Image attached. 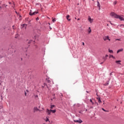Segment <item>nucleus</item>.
Here are the masks:
<instances>
[{
	"label": "nucleus",
	"mask_w": 124,
	"mask_h": 124,
	"mask_svg": "<svg viewBox=\"0 0 124 124\" xmlns=\"http://www.w3.org/2000/svg\"><path fill=\"white\" fill-rule=\"evenodd\" d=\"M110 16H111V17H113V18H116V19H120L121 21H124V17L117 15L116 13L114 12H111L110 14Z\"/></svg>",
	"instance_id": "obj_1"
},
{
	"label": "nucleus",
	"mask_w": 124,
	"mask_h": 124,
	"mask_svg": "<svg viewBox=\"0 0 124 124\" xmlns=\"http://www.w3.org/2000/svg\"><path fill=\"white\" fill-rule=\"evenodd\" d=\"M37 13H38V12H34L32 13V11L31 10L29 14L31 16H32L33 15H35V14H37Z\"/></svg>",
	"instance_id": "obj_2"
},
{
	"label": "nucleus",
	"mask_w": 124,
	"mask_h": 124,
	"mask_svg": "<svg viewBox=\"0 0 124 124\" xmlns=\"http://www.w3.org/2000/svg\"><path fill=\"white\" fill-rule=\"evenodd\" d=\"M88 21H89V22H90V23H91V24H92V23H93V19H92L91 16H88Z\"/></svg>",
	"instance_id": "obj_3"
},
{
	"label": "nucleus",
	"mask_w": 124,
	"mask_h": 124,
	"mask_svg": "<svg viewBox=\"0 0 124 124\" xmlns=\"http://www.w3.org/2000/svg\"><path fill=\"white\" fill-rule=\"evenodd\" d=\"M74 122H75V123H78V124H82V123H83V121H82L81 120H74Z\"/></svg>",
	"instance_id": "obj_4"
},
{
	"label": "nucleus",
	"mask_w": 124,
	"mask_h": 124,
	"mask_svg": "<svg viewBox=\"0 0 124 124\" xmlns=\"http://www.w3.org/2000/svg\"><path fill=\"white\" fill-rule=\"evenodd\" d=\"M104 40H105V41H106V40H108V41H110V40L109 39V36H107L104 37Z\"/></svg>",
	"instance_id": "obj_5"
},
{
	"label": "nucleus",
	"mask_w": 124,
	"mask_h": 124,
	"mask_svg": "<svg viewBox=\"0 0 124 124\" xmlns=\"http://www.w3.org/2000/svg\"><path fill=\"white\" fill-rule=\"evenodd\" d=\"M37 111H39V109H38V108H37V107L34 108L33 112L35 113V112H37Z\"/></svg>",
	"instance_id": "obj_6"
},
{
	"label": "nucleus",
	"mask_w": 124,
	"mask_h": 124,
	"mask_svg": "<svg viewBox=\"0 0 124 124\" xmlns=\"http://www.w3.org/2000/svg\"><path fill=\"white\" fill-rule=\"evenodd\" d=\"M46 113H47V115H51V110H49V109H46Z\"/></svg>",
	"instance_id": "obj_7"
},
{
	"label": "nucleus",
	"mask_w": 124,
	"mask_h": 124,
	"mask_svg": "<svg viewBox=\"0 0 124 124\" xmlns=\"http://www.w3.org/2000/svg\"><path fill=\"white\" fill-rule=\"evenodd\" d=\"M123 51H124V48H121L117 50V54H119V53H120V52H123Z\"/></svg>",
	"instance_id": "obj_8"
},
{
	"label": "nucleus",
	"mask_w": 124,
	"mask_h": 124,
	"mask_svg": "<svg viewBox=\"0 0 124 124\" xmlns=\"http://www.w3.org/2000/svg\"><path fill=\"white\" fill-rule=\"evenodd\" d=\"M97 6L99 8V10H100L101 8H100V3H99V2L98 1H97Z\"/></svg>",
	"instance_id": "obj_9"
},
{
	"label": "nucleus",
	"mask_w": 124,
	"mask_h": 124,
	"mask_svg": "<svg viewBox=\"0 0 124 124\" xmlns=\"http://www.w3.org/2000/svg\"><path fill=\"white\" fill-rule=\"evenodd\" d=\"M22 28H25V29H27V24H23L22 25Z\"/></svg>",
	"instance_id": "obj_10"
},
{
	"label": "nucleus",
	"mask_w": 124,
	"mask_h": 124,
	"mask_svg": "<svg viewBox=\"0 0 124 124\" xmlns=\"http://www.w3.org/2000/svg\"><path fill=\"white\" fill-rule=\"evenodd\" d=\"M88 32H89V33H91L92 32V30L91 29V27L89 28Z\"/></svg>",
	"instance_id": "obj_11"
},
{
	"label": "nucleus",
	"mask_w": 124,
	"mask_h": 124,
	"mask_svg": "<svg viewBox=\"0 0 124 124\" xmlns=\"http://www.w3.org/2000/svg\"><path fill=\"white\" fill-rule=\"evenodd\" d=\"M69 17H70L69 15H67L66 16V19L68 20V21H70V19H69Z\"/></svg>",
	"instance_id": "obj_12"
},
{
	"label": "nucleus",
	"mask_w": 124,
	"mask_h": 124,
	"mask_svg": "<svg viewBox=\"0 0 124 124\" xmlns=\"http://www.w3.org/2000/svg\"><path fill=\"white\" fill-rule=\"evenodd\" d=\"M111 58H112V59H115V57H114L113 55H109V59H111Z\"/></svg>",
	"instance_id": "obj_13"
},
{
	"label": "nucleus",
	"mask_w": 124,
	"mask_h": 124,
	"mask_svg": "<svg viewBox=\"0 0 124 124\" xmlns=\"http://www.w3.org/2000/svg\"><path fill=\"white\" fill-rule=\"evenodd\" d=\"M90 102H91L92 105H93V104H94V103H93V100H92V99H90Z\"/></svg>",
	"instance_id": "obj_14"
},
{
	"label": "nucleus",
	"mask_w": 124,
	"mask_h": 124,
	"mask_svg": "<svg viewBox=\"0 0 124 124\" xmlns=\"http://www.w3.org/2000/svg\"><path fill=\"white\" fill-rule=\"evenodd\" d=\"M108 52H109V53L113 54V50H111V49H108Z\"/></svg>",
	"instance_id": "obj_15"
},
{
	"label": "nucleus",
	"mask_w": 124,
	"mask_h": 124,
	"mask_svg": "<svg viewBox=\"0 0 124 124\" xmlns=\"http://www.w3.org/2000/svg\"><path fill=\"white\" fill-rule=\"evenodd\" d=\"M116 63H118V64H120V62H121V61H115Z\"/></svg>",
	"instance_id": "obj_16"
},
{
	"label": "nucleus",
	"mask_w": 124,
	"mask_h": 124,
	"mask_svg": "<svg viewBox=\"0 0 124 124\" xmlns=\"http://www.w3.org/2000/svg\"><path fill=\"white\" fill-rule=\"evenodd\" d=\"M98 100V102L99 103H101V100H100V98H97Z\"/></svg>",
	"instance_id": "obj_17"
},
{
	"label": "nucleus",
	"mask_w": 124,
	"mask_h": 124,
	"mask_svg": "<svg viewBox=\"0 0 124 124\" xmlns=\"http://www.w3.org/2000/svg\"><path fill=\"white\" fill-rule=\"evenodd\" d=\"M52 22L53 23H55V22H56V18H53V17L52 18Z\"/></svg>",
	"instance_id": "obj_18"
},
{
	"label": "nucleus",
	"mask_w": 124,
	"mask_h": 124,
	"mask_svg": "<svg viewBox=\"0 0 124 124\" xmlns=\"http://www.w3.org/2000/svg\"><path fill=\"white\" fill-rule=\"evenodd\" d=\"M47 83H48V85H50V83H51V80H47Z\"/></svg>",
	"instance_id": "obj_19"
},
{
	"label": "nucleus",
	"mask_w": 124,
	"mask_h": 124,
	"mask_svg": "<svg viewBox=\"0 0 124 124\" xmlns=\"http://www.w3.org/2000/svg\"><path fill=\"white\" fill-rule=\"evenodd\" d=\"M50 111H51V112H52V113H56V110H52V109H50Z\"/></svg>",
	"instance_id": "obj_20"
},
{
	"label": "nucleus",
	"mask_w": 124,
	"mask_h": 124,
	"mask_svg": "<svg viewBox=\"0 0 124 124\" xmlns=\"http://www.w3.org/2000/svg\"><path fill=\"white\" fill-rule=\"evenodd\" d=\"M54 107H55V105H51V106H50L51 109H53V108H54Z\"/></svg>",
	"instance_id": "obj_21"
},
{
	"label": "nucleus",
	"mask_w": 124,
	"mask_h": 124,
	"mask_svg": "<svg viewBox=\"0 0 124 124\" xmlns=\"http://www.w3.org/2000/svg\"><path fill=\"white\" fill-rule=\"evenodd\" d=\"M108 84H109V81H108L107 82V83L105 84V86H107V85H108Z\"/></svg>",
	"instance_id": "obj_22"
},
{
	"label": "nucleus",
	"mask_w": 124,
	"mask_h": 124,
	"mask_svg": "<svg viewBox=\"0 0 124 124\" xmlns=\"http://www.w3.org/2000/svg\"><path fill=\"white\" fill-rule=\"evenodd\" d=\"M117 1H115L114 2H113V4H114V5H116V4H117Z\"/></svg>",
	"instance_id": "obj_23"
},
{
	"label": "nucleus",
	"mask_w": 124,
	"mask_h": 124,
	"mask_svg": "<svg viewBox=\"0 0 124 124\" xmlns=\"http://www.w3.org/2000/svg\"><path fill=\"white\" fill-rule=\"evenodd\" d=\"M120 27L121 28H124V24H122V25H120Z\"/></svg>",
	"instance_id": "obj_24"
},
{
	"label": "nucleus",
	"mask_w": 124,
	"mask_h": 124,
	"mask_svg": "<svg viewBox=\"0 0 124 124\" xmlns=\"http://www.w3.org/2000/svg\"><path fill=\"white\" fill-rule=\"evenodd\" d=\"M46 122H49V119L46 118Z\"/></svg>",
	"instance_id": "obj_25"
},
{
	"label": "nucleus",
	"mask_w": 124,
	"mask_h": 124,
	"mask_svg": "<svg viewBox=\"0 0 124 124\" xmlns=\"http://www.w3.org/2000/svg\"><path fill=\"white\" fill-rule=\"evenodd\" d=\"M116 40H117L118 41H121V39H116Z\"/></svg>",
	"instance_id": "obj_26"
},
{
	"label": "nucleus",
	"mask_w": 124,
	"mask_h": 124,
	"mask_svg": "<svg viewBox=\"0 0 124 124\" xmlns=\"http://www.w3.org/2000/svg\"><path fill=\"white\" fill-rule=\"evenodd\" d=\"M32 41V40H30L28 43H29V44L31 43Z\"/></svg>",
	"instance_id": "obj_27"
},
{
	"label": "nucleus",
	"mask_w": 124,
	"mask_h": 124,
	"mask_svg": "<svg viewBox=\"0 0 124 124\" xmlns=\"http://www.w3.org/2000/svg\"><path fill=\"white\" fill-rule=\"evenodd\" d=\"M25 96H27V93H26V92H25Z\"/></svg>",
	"instance_id": "obj_28"
},
{
	"label": "nucleus",
	"mask_w": 124,
	"mask_h": 124,
	"mask_svg": "<svg viewBox=\"0 0 124 124\" xmlns=\"http://www.w3.org/2000/svg\"><path fill=\"white\" fill-rule=\"evenodd\" d=\"M105 57H106V58H107V57H108V55H106V56H105Z\"/></svg>",
	"instance_id": "obj_29"
},
{
	"label": "nucleus",
	"mask_w": 124,
	"mask_h": 124,
	"mask_svg": "<svg viewBox=\"0 0 124 124\" xmlns=\"http://www.w3.org/2000/svg\"><path fill=\"white\" fill-rule=\"evenodd\" d=\"M2 109V106H0V109Z\"/></svg>",
	"instance_id": "obj_30"
},
{
	"label": "nucleus",
	"mask_w": 124,
	"mask_h": 124,
	"mask_svg": "<svg viewBox=\"0 0 124 124\" xmlns=\"http://www.w3.org/2000/svg\"><path fill=\"white\" fill-rule=\"evenodd\" d=\"M35 97H38V95H36L35 96Z\"/></svg>",
	"instance_id": "obj_31"
},
{
	"label": "nucleus",
	"mask_w": 124,
	"mask_h": 124,
	"mask_svg": "<svg viewBox=\"0 0 124 124\" xmlns=\"http://www.w3.org/2000/svg\"><path fill=\"white\" fill-rule=\"evenodd\" d=\"M102 110H103V111H106L105 109H104V108H102Z\"/></svg>",
	"instance_id": "obj_32"
},
{
	"label": "nucleus",
	"mask_w": 124,
	"mask_h": 124,
	"mask_svg": "<svg viewBox=\"0 0 124 124\" xmlns=\"http://www.w3.org/2000/svg\"><path fill=\"white\" fill-rule=\"evenodd\" d=\"M78 21H79L80 20V18H78Z\"/></svg>",
	"instance_id": "obj_33"
},
{
	"label": "nucleus",
	"mask_w": 124,
	"mask_h": 124,
	"mask_svg": "<svg viewBox=\"0 0 124 124\" xmlns=\"http://www.w3.org/2000/svg\"><path fill=\"white\" fill-rule=\"evenodd\" d=\"M83 45H85V43L84 42L82 43Z\"/></svg>",
	"instance_id": "obj_34"
},
{
	"label": "nucleus",
	"mask_w": 124,
	"mask_h": 124,
	"mask_svg": "<svg viewBox=\"0 0 124 124\" xmlns=\"http://www.w3.org/2000/svg\"><path fill=\"white\" fill-rule=\"evenodd\" d=\"M26 92L27 93H29V91L28 90H26Z\"/></svg>",
	"instance_id": "obj_35"
},
{
	"label": "nucleus",
	"mask_w": 124,
	"mask_h": 124,
	"mask_svg": "<svg viewBox=\"0 0 124 124\" xmlns=\"http://www.w3.org/2000/svg\"><path fill=\"white\" fill-rule=\"evenodd\" d=\"M93 108V107H91V109Z\"/></svg>",
	"instance_id": "obj_36"
},
{
	"label": "nucleus",
	"mask_w": 124,
	"mask_h": 124,
	"mask_svg": "<svg viewBox=\"0 0 124 124\" xmlns=\"http://www.w3.org/2000/svg\"><path fill=\"white\" fill-rule=\"evenodd\" d=\"M102 63H103V62H101V63H100V64H102Z\"/></svg>",
	"instance_id": "obj_37"
},
{
	"label": "nucleus",
	"mask_w": 124,
	"mask_h": 124,
	"mask_svg": "<svg viewBox=\"0 0 124 124\" xmlns=\"http://www.w3.org/2000/svg\"><path fill=\"white\" fill-rule=\"evenodd\" d=\"M106 60H107V58H106V59H104V60L105 61Z\"/></svg>",
	"instance_id": "obj_38"
},
{
	"label": "nucleus",
	"mask_w": 124,
	"mask_h": 124,
	"mask_svg": "<svg viewBox=\"0 0 124 124\" xmlns=\"http://www.w3.org/2000/svg\"><path fill=\"white\" fill-rule=\"evenodd\" d=\"M38 19V18H36V20H37Z\"/></svg>",
	"instance_id": "obj_39"
},
{
	"label": "nucleus",
	"mask_w": 124,
	"mask_h": 124,
	"mask_svg": "<svg viewBox=\"0 0 124 124\" xmlns=\"http://www.w3.org/2000/svg\"><path fill=\"white\" fill-rule=\"evenodd\" d=\"M38 19V18H36V20H37Z\"/></svg>",
	"instance_id": "obj_40"
},
{
	"label": "nucleus",
	"mask_w": 124,
	"mask_h": 124,
	"mask_svg": "<svg viewBox=\"0 0 124 124\" xmlns=\"http://www.w3.org/2000/svg\"><path fill=\"white\" fill-rule=\"evenodd\" d=\"M38 19V18H36V20H37Z\"/></svg>",
	"instance_id": "obj_41"
},
{
	"label": "nucleus",
	"mask_w": 124,
	"mask_h": 124,
	"mask_svg": "<svg viewBox=\"0 0 124 124\" xmlns=\"http://www.w3.org/2000/svg\"><path fill=\"white\" fill-rule=\"evenodd\" d=\"M30 22H31V21H29V24H30Z\"/></svg>",
	"instance_id": "obj_42"
},
{
	"label": "nucleus",
	"mask_w": 124,
	"mask_h": 124,
	"mask_svg": "<svg viewBox=\"0 0 124 124\" xmlns=\"http://www.w3.org/2000/svg\"><path fill=\"white\" fill-rule=\"evenodd\" d=\"M75 19H77L76 17H75Z\"/></svg>",
	"instance_id": "obj_43"
},
{
	"label": "nucleus",
	"mask_w": 124,
	"mask_h": 124,
	"mask_svg": "<svg viewBox=\"0 0 124 124\" xmlns=\"http://www.w3.org/2000/svg\"><path fill=\"white\" fill-rule=\"evenodd\" d=\"M50 29H52V28H50Z\"/></svg>",
	"instance_id": "obj_44"
},
{
	"label": "nucleus",
	"mask_w": 124,
	"mask_h": 124,
	"mask_svg": "<svg viewBox=\"0 0 124 124\" xmlns=\"http://www.w3.org/2000/svg\"><path fill=\"white\" fill-rule=\"evenodd\" d=\"M20 17H21V16H20Z\"/></svg>",
	"instance_id": "obj_45"
},
{
	"label": "nucleus",
	"mask_w": 124,
	"mask_h": 124,
	"mask_svg": "<svg viewBox=\"0 0 124 124\" xmlns=\"http://www.w3.org/2000/svg\"><path fill=\"white\" fill-rule=\"evenodd\" d=\"M49 25H50V23H49Z\"/></svg>",
	"instance_id": "obj_46"
}]
</instances>
